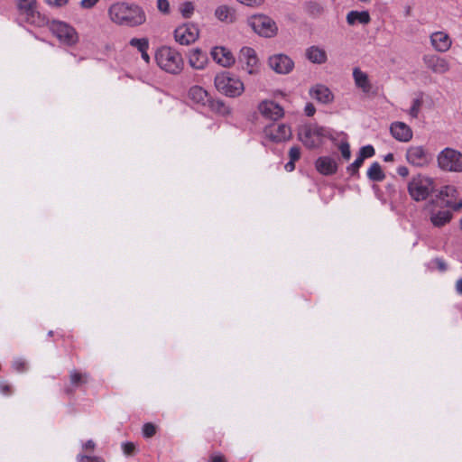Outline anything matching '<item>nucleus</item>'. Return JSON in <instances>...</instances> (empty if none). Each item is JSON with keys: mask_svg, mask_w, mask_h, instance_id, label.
Wrapping results in <instances>:
<instances>
[{"mask_svg": "<svg viewBox=\"0 0 462 462\" xmlns=\"http://www.w3.org/2000/svg\"><path fill=\"white\" fill-rule=\"evenodd\" d=\"M108 15L113 23L130 27L139 26L146 21L145 13L139 5L124 2L113 4Z\"/></svg>", "mask_w": 462, "mask_h": 462, "instance_id": "f257e3e1", "label": "nucleus"}, {"mask_svg": "<svg viewBox=\"0 0 462 462\" xmlns=\"http://www.w3.org/2000/svg\"><path fill=\"white\" fill-rule=\"evenodd\" d=\"M155 60L158 66L168 73L177 74L180 72L183 68L181 55L171 47H161L156 51Z\"/></svg>", "mask_w": 462, "mask_h": 462, "instance_id": "f03ea898", "label": "nucleus"}, {"mask_svg": "<svg viewBox=\"0 0 462 462\" xmlns=\"http://www.w3.org/2000/svg\"><path fill=\"white\" fill-rule=\"evenodd\" d=\"M214 83L216 88L221 94L229 97H239L245 90V86L241 79L227 71L217 74Z\"/></svg>", "mask_w": 462, "mask_h": 462, "instance_id": "7ed1b4c3", "label": "nucleus"}, {"mask_svg": "<svg viewBox=\"0 0 462 462\" xmlns=\"http://www.w3.org/2000/svg\"><path fill=\"white\" fill-rule=\"evenodd\" d=\"M329 130L318 125L303 126L299 132V138L309 149L320 146L325 138H330Z\"/></svg>", "mask_w": 462, "mask_h": 462, "instance_id": "20e7f679", "label": "nucleus"}, {"mask_svg": "<svg viewBox=\"0 0 462 462\" xmlns=\"http://www.w3.org/2000/svg\"><path fill=\"white\" fill-rule=\"evenodd\" d=\"M434 189V180L421 174L414 176L408 183V192L416 201L425 200Z\"/></svg>", "mask_w": 462, "mask_h": 462, "instance_id": "39448f33", "label": "nucleus"}, {"mask_svg": "<svg viewBox=\"0 0 462 462\" xmlns=\"http://www.w3.org/2000/svg\"><path fill=\"white\" fill-rule=\"evenodd\" d=\"M247 23L255 33L262 37H273L278 31L276 23L271 17L262 14L250 16Z\"/></svg>", "mask_w": 462, "mask_h": 462, "instance_id": "423d86ee", "label": "nucleus"}, {"mask_svg": "<svg viewBox=\"0 0 462 462\" xmlns=\"http://www.w3.org/2000/svg\"><path fill=\"white\" fill-rule=\"evenodd\" d=\"M438 166L446 171L462 172V153L453 148L443 149L437 156Z\"/></svg>", "mask_w": 462, "mask_h": 462, "instance_id": "0eeeda50", "label": "nucleus"}, {"mask_svg": "<svg viewBox=\"0 0 462 462\" xmlns=\"http://www.w3.org/2000/svg\"><path fill=\"white\" fill-rule=\"evenodd\" d=\"M50 29L59 41L68 46L76 44L79 42V35L76 30L67 23L52 21Z\"/></svg>", "mask_w": 462, "mask_h": 462, "instance_id": "6e6552de", "label": "nucleus"}, {"mask_svg": "<svg viewBox=\"0 0 462 462\" xmlns=\"http://www.w3.org/2000/svg\"><path fill=\"white\" fill-rule=\"evenodd\" d=\"M291 127L282 123H272L263 129L264 138L273 143H282L291 139Z\"/></svg>", "mask_w": 462, "mask_h": 462, "instance_id": "1a4fd4ad", "label": "nucleus"}, {"mask_svg": "<svg viewBox=\"0 0 462 462\" xmlns=\"http://www.w3.org/2000/svg\"><path fill=\"white\" fill-rule=\"evenodd\" d=\"M17 8L21 14L24 15L27 22L34 24H42V18L38 9L36 0H16Z\"/></svg>", "mask_w": 462, "mask_h": 462, "instance_id": "9d476101", "label": "nucleus"}, {"mask_svg": "<svg viewBox=\"0 0 462 462\" xmlns=\"http://www.w3.org/2000/svg\"><path fill=\"white\" fill-rule=\"evenodd\" d=\"M199 31L193 23H183L174 31L175 41L181 45H189L199 38Z\"/></svg>", "mask_w": 462, "mask_h": 462, "instance_id": "9b49d317", "label": "nucleus"}, {"mask_svg": "<svg viewBox=\"0 0 462 462\" xmlns=\"http://www.w3.org/2000/svg\"><path fill=\"white\" fill-rule=\"evenodd\" d=\"M406 159L415 167H424L430 162L431 155L423 146L412 145L407 149Z\"/></svg>", "mask_w": 462, "mask_h": 462, "instance_id": "f8f14e48", "label": "nucleus"}, {"mask_svg": "<svg viewBox=\"0 0 462 462\" xmlns=\"http://www.w3.org/2000/svg\"><path fill=\"white\" fill-rule=\"evenodd\" d=\"M438 202L455 211L462 208V199L457 198V190L453 186H446L439 191Z\"/></svg>", "mask_w": 462, "mask_h": 462, "instance_id": "ddd939ff", "label": "nucleus"}, {"mask_svg": "<svg viewBox=\"0 0 462 462\" xmlns=\"http://www.w3.org/2000/svg\"><path fill=\"white\" fill-rule=\"evenodd\" d=\"M422 60L425 67L435 74H445L450 69L448 60L435 54L424 55Z\"/></svg>", "mask_w": 462, "mask_h": 462, "instance_id": "4468645a", "label": "nucleus"}, {"mask_svg": "<svg viewBox=\"0 0 462 462\" xmlns=\"http://www.w3.org/2000/svg\"><path fill=\"white\" fill-rule=\"evenodd\" d=\"M268 64L270 68L278 74L290 73L294 63L290 57L284 54H275L269 58Z\"/></svg>", "mask_w": 462, "mask_h": 462, "instance_id": "2eb2a0df", "label": "nucleus"}, {"mask_svg": "<svg viewBox=\"0 0 462 462\" xmlns=\"http://www.w3.org/2000/svg\"><path fill=\"white\" fill-rule=\"evenodd\" d=\"M239 60L245 63L244 69L247 73L254 75L259 71V62L256 53L254 49L250 47H243L240 51Z\"/></svg>", "mask_w": 462, "mask_h": 462, "instance_id": "dca6fc26", "label": "nucleus"}, {"mask_svg": "<svg viewBox=\"0 0 462 462\" xmlns=\"http://www.w3.org/2000/svg\"><path fill=\"white\" fill-rule=\"evenodd\" d=\"M259 112L263 116L271 120H278L284 115L283 108L273 101L264 100L258 106Z\"/></svg>", "mask_w": 462, "mask_h": 462, "instance_id": "f3484780", "label": "nucleus"}, {"mask_svg": "<svg viewBox=\"0 0 462 462\" xmlns=\"http://www.w3.org/2000/svg\"><path fill=\"white\" fill-rule=\"evenodd\" d=\"M212 59L224 68L231 67L235 63L232 52L225 47L216 46L211 50Z\"/></svg>", "mask_w": 462, "mask_h": 462, "instance_id": "a211bd4d", "label": "nucleus"}, {"mask_svg": "<svg viewBox=\"0 0 462 462\" xmlns=\"http://www.w3.org/2000/svg\"><path fill=\"white\" fill-rule=\"evenodd\" d=\"M310 96L311 98L321 104H330L334 100L332 91L323 84H316L310 88Z\"/></svg>", "mask_w": 462, "mask_h": 462, "instance_id": "6ab92c4d", "label": "nucleus"}, {"mask_svg": "<svg viewBox=\"0 0 462 462\" xmlns=\"http://www.w3.org/2000/svg\"><path fill=\"white\" fill-rule=\"evenodd\" d=\"M391 134L399 142H409L412 138V130L403 122H393L390 126Z\"/></svg>", "mask_w": 462, "mask_h": 462, "instance_id": "aec40b11", "label": "nucleus"}, {"mask_svg": "<svg viewBox=\"0 0 462 462\" xmlns=\"http://www.w3.org/2000/svg\"><path fill=\"white\" fill-rule=\"evenodd\" d=\"M430 212V222L434 226L440 227L448 223L452 218V214L448 209L436 210L433 208V202L427 205Z\"/></svg>", "mask_w": 462, "mask_h": 462, "instance_id": "412c9836", "label": "nucleus"}, {"mask_svg": "<svg viewBox=\"0 0 462 462\" xmlns=\"http://www.w3.org/2000/svg\"><path fill=\"white\" fill-rule=\"evenodd\" d=\"M430 42L434 50L439 52L448 51L452 45L450 37L445 32H433L430 35Z\"/></svg>", "mask_w": 462, "mask_h": 462, "instance_id": "4be33fe9", "label": "nucleus"}, {"mask_svg": "<svg viewBox=\"0 0 462 462\" xmlns=\"http://www.w3.org/2000/svg\"><path fill=\"white\" fill-rule=\"evenodd\" d=\"M315 166L317 171L323 175L334 174L337 170V162L329 156L318 158Z\"/></svg>", "mask_w": 462, "mask_h": 462, "instance_id": "5701e85b", "label": "nucleus"}, {"mask_svg": "<svg viewBox=\"0 0 462 462\" xmlns=\"http://www.w3.org/2000/svg\"><path fill=\"white\" fill-rule=\"evenodd\" d=\"M353 79L356 88H360L364 93L368 94L372 89V84L369 80L367 73L361 70L359 68H354Z\"/></svg>", "mask_w": 462, "mask_h": 462, "instance_id": "b1692460", "label": "nucleus"}, {"mask_svg": "<svg viewBox=\"0 0 462 462\" xmlns=\"http://www.w3.org/2000/svg\"><path fill=\"white\" fill-rule=\"evenodd\" d=\"M306 58L314 64H324L328 60L326 51L316 45L306 50Z\"/></svg>", "mask_w": 462, "mask_h": 462, "instance_id": "393cba45", "label": "nucleus"}, {"mask_svg": "<svg viewBox=\"0 0 462 462\" xmlns=\"http://www.w3.org/2000/svg\"><path fill=\"white\" fill-rule=\"evenodd\" d=\"M215 16L220 22L232 23L236 19V10L226 5H219L215 10Z\"/></svg>", "mask_w": 462, "mask_h": 462, "instance_id": "a878e982", "label": "nucleus"}, {"mask_svg": "<svg viewBox=\"0 0 462 462\" xmlns=\"http://www.w3.org/2000/svg\"><path fill=\"white\" fill-rule=\"evenodd\" d=\"M207 61H208L207 55L205 53H203L200 50L194 49L189 52V63L193 69H204Z\"/></svg>", "mask_w": 462, "mask_h": 462, "instance_id": "bb28decb", "label": "nucleus"}, {"mask_svg": "<svg viewBox=\"0 0 462 462\" xmlns=\"http://www.w3.org/2000/svg\"><path fill=\"white\" fill-rule=\"evenodd\" d=\"M370 21L371 17L367 11H351L346 14V22L349 25L367 24Z\"/></svg>", "mask_w": 462, "mask_h": 462, "instance_id": "cd10ccee", "label": "nucleus"}, {"mask_svg": "<svg viewBox=\"0 0 462 462\" xmlns=\"http://www.w3.org/2000/svg\"><path fill=\"white\" fill-rule=\"evenodd\" d=\"M189 97L198 104L205 105L208 100V92L199 86H193L189 91Z\"/></svg>", "mask_w": 462, "mask_h": 462, "instance_id": "c85d7f7f", "label": "nucleus"}, {"mask_svg": "<svg viewBox=\"0 0 462 462\" xmlns=\"http://www.w3.org/2000/svg\"><path fill=\"white\" fill-rule=\"evenodd\" d=\"M367 177L373 181H382L385 178V174L382 171V167L379 162H374L371 164L367 170Z\"/></svg>", "mask_w": 462, "mask_h": 462, "instance_id": "c756f323", "label": "nucleus"}, {"mask_svg": "<svg viewBox=\"0 0 462 462\" xmlns=\"http://www.w3.org/2000/svg\"><path fill=\"white\" fill-rule=\"evenodd\" d=\"M87 381H88V374H80V373H78L77 371H72L70 373V383L74 386H79L82 383H87Z\"/></svg>", "mask_w": 462, "mask_h": 462, "instance_id": "7c9ffc66", "label": "nucleus"}, {"mask_svg": "<svg viewBox=\"0 0 462 462\" xmlns=\"http://www.w3.org/2000/svg\"><path fill=\"white\" fill-rule=\"evenodd\" d=\"M130 45L136 48L141 52L143 50H148L149 42L146 38H133L130 41Z\"/></svg>", "mask_w": 462, "mask_h": 462, "instance_id": "2f4dec72", "label": "nucleus"}, {"mask_svg": "<svg viewBox=\"0 0 462 462\" xmlns=\"http://www.w3.org/2000/svg\"><path fill=\"white\" fill-rule=\"evenodd\" d=\"M180 12L184 18H189L194 12V5L191 2H185L180 5Z\"/></svg>", "mask_w": 462, "mask_h": 462, "instance_id": "473e14b6", "label": "nucleus"}, {"mask_svg": "<svg viewBox=\"0 0 462 462\" xmlns=\"http://www.w3.org/2000/svg\"><path fill=\"white\" fill-rule=\"evenodd\" d=\"M374 148L368 144V145H365V146H363L360 148L359 150V153H358V156L363 160L365 161V159L366 158H371L374 155Z\"/></svg>", "mask_w": 462, "mask_h": 462, "instance_id": "72a5a7b5", "label": "nucleus"}, {"mask_svg": "<svg viewBox=\"0 0 462 462\" xmlns=\"http://www.w3.org/2000/svg\"><path fill=\"white\" fill-rule=\"evenodd\" d=\"M363 162H364V161L359 156H357V158L354 161V162H352L350 165H348L346 167V171L350 175L357 174L358 170L362 166Z\"/></svg>", "mask_w": 462, "mask_h": 462, "instance_id": "f704fd0d", "label": "nucleus"}, {"mask_svg": "<svg viewBox=\"0 0 462 462\" xmlns=\"http://www.w3.org/2000/svg\"><path fill=\"white\" fill-rule=\"evenodd\" d=\"M421 104H422V101L420 98H415L412 101V106H411V107L409 110V115L412 118H417L418 117L420 110Z\"/></svg>", "mask_w": 462, "mask_h": 462, "instance_id": "c9c22d12", "label": "nucleus"}, {"mask_svg": "<svg viewBox=\"0 0 462 462\" xmlns=\"http://www.w3.org/2000/svg\"><path fill=\"white\" fill-rule=\"evenodd\" d=\"M339 151L341 152L342 157L345 160H349L351 157L350 145L347 142H342L339 146Z\"/></svg>", "mask_w": 462, "mask_h": 462, "instance_id": "e433bc0d", "label": "nucleus"}, {"mask_svg": "<svg viewBox=\"0 0 462 462\" xmlns=\"http://www.w3.org/2000/svg\"><path fill=\"white\" fill-rule=\"evenodd\" d=\"M157 8L163 14H169L171 11L168 0H157Z\"/></svg>", "mask_w": 462, "mask_h": 462, "instance_id": "4c0bfd02", "label": "nucleus"}, {"mask_svg": "<svg viewBox=\"0 0 462 462\" xmlns=\"http://www.w3.org/2000/svg\"><path fill=\"white\" fill-rule=\"evenodd\" d=\"M156 432L155 427L152 423H145L143 428V436L146 438L152 437Z\"/></svg>", "mask_w": 462, "mask_h": 462, "instance_id": "58836bf2", "label": "nucleus"}, {"mask_svg": "<svg viewBox=\"0 0 462 462\" xmlns=\"http://www.w3.org/2000/svg\"><path fill=\"white\" fill-rule=\"evenodd\" d=\"M78 462H105V461L98 457H89V456H86V455H79Z\"/></svg>", "mask_w": 462, "mask_h": 462, "instance_id": "ea45409f", "label": "nucleus"}, {"mask_svg": "<svg viewBox=\"0 0 462 462\" xmlns=\"http://www.w3.org/2000/svg\"><path fill=\"white\" fill-rule=\"evenodd\" d=\"M125 455L131 456L135 451V445L133 442H125L122 445Z\"/></svg>", "mask_w": 462, "mask_h": 462, "instance_id": "a19ab883", "label": "nucleus"}, {"mask_svg": "<svg viewBox=\"0 0 462 462\" xmlns=\"http://www.w3.org/2000/svg\"><path fill=\"white\" fill-rule=\"evenodd\" d=\"M289 156L290 160L291 161H298L300 157V150L297 146H293L289 151Z\"/></svg>", "mask_w": 462, "mask_h": 462, "instance_id": "79ce46f5", "label": "nucleus"}, {"mask_svg": "<svg viewBox=\"0 0 462 462\" xmlns=\"http://www.w3.org/2000/svg\"><path fill=\"white\" fill-rule=\"evenodd\" d=\"M49 5L53 7H62L65 6L69 0H44Z\"/></svg>", "mask_w": 462, "mask_h": 462, "instance_id": "37998d69", "label": "nucleus"}, {"mask_svg": "<svg viewBox=\"0 0 462 462\" xmlns=\"http://www.w3.org/2000/svg\"><path fill=\"white\" fill-rule=\"evenodd\" d=\"M25 362L23 360V359H15L14 362H13V367L14 370H16L17 372H22L25 369Z\"/></svg>", "mask_w": 462, "mask_h": 462, "instance_id": "c03bdc74", "label": "nucleus"}, {"mask_svg": "<svg viewBox=\"0 0 462 462\" xmlns=\"http://www.w3.org/2000/svg\"><path fill=\"white\" fill-rule=\"evenodd\" d=\"M304 112L306 116H312L316 112V108L312 103H307L304 107Z\"/></svg>", "mask_w": 462, "mask_h": 462, "instance_id": "a18cd8bd", "label": "nucleus"}, {"mask_svg": "<svg viewBox=\"0 0 462 462\" xmlns=\"http://www.w3.org/2000/svg\"><path fill=\"white\" fill-rule=\"evenodd\" d=\"M97 1L98 0H81L80 6L82 8L88 9V8L93 7L97 3Z\"/></svg>", "mask_w": 462, "mask_h": 462, "instance_id": "49530a36", "label": "nucleus"}, {"mask_svg": "<svg viewBox=\"0 0 462 462\" xmlns=\"http://www.w3.org/2000/svg\"><path fill=\"white\" fill-rule=\"evenodd\" d=\"M239 3L253 6V5H260L263 0H237Z\"/></svg>", "mask_w": 462, "mask_h": 462, "instance_id": "de8ad7c7", "label": "nucleus"}, {"mask_svg": "<svg viewBox=\"0 0 462 462\" xmlns=\"http://www.w3.org/2000/svg\"><path fill=\"white\" fill-rule=\"evenodd\" d=\"M82 448L86 451H88V450L92 451L95 449L96 444L93 440L89 439L82 445Z\"/></svg>", "mask_w": 462, "mask_h": 462, "instance_id": "09e8293b", "label": "nucleus"}, {"mask_svg": "<svg viewBox=\"0 0 462 462\" xmlns=\"http://www.w3.org/2000/svg\"><path fill=\"white\" fill-rule=\"evenodd\" d=\"M209 462H225V457L221 454H214L210 457Z\"/></svg>", "mask_w": 462, "mask_h": 462, "instance_id": "8fccbe9b", "label": "nucleus"}, {"mask_svg": "<svg viewBox=\"0 0 462 462\" xmlns=\"http://www.w3.org/2000/svg\"><path fill=\"white\" fill-rule=\"evenodd\" d=\"M0 392L3 394H5V395L11 393V387H10V385L5 384V383L0 384Z\"/></svg>", "mask_w": 462, "mask_h": 462, "instance_id": "3c124183", "label": "nucleus"}, {"mask_svg": "<svg viewBox=\"0 0 462 462\" xmlns=\"http://www.w3.org/2000/svg\"><path fill=\"white\" fill-rule=\"evenodd\" d=\"M295 161L290 160L284 166L287 171H292L295 169Z\"/></svg>", "mask_w": 462, "mask_h": 462, "instance_id": "603ef678", "label": "nucleus"}, {"mask_svg": "<svg viewBox=\"0 0 462 462\" xmlns=\"http://www.w3.org/2000/svg\"><path fill=\"white\" fill-rule=\"evenodd\" d=\"M397 172L402 177H406L409 174L408 169L404 166L399 167Z\"/></svg>", "mask_w": 462, "mask_h": 462, "instance_id": "864d4df0", "label": "nucleus"}, {"mask_svg": "<svg viewBox=\"0 0 462 462\" xmlns=\"http://www.w3.org/2000/svg\"><path fill=\"white\" fill-rule=\"evenodd\" d=\"M435 263L440 271H445L447 269L446 263L441 259H436Z\"/></svg>", "mask_w": 462, "mask_h": 462, "instance_id": "5fc2aeb1", "label": "nucleus"}, {"mask_svg": "<svg viewBox=\"0 0 462 462\" xmlns=\"http://www.w3.org/2000/svg\"><path fill=\"white\" fill-rule=\"evenodd\" d=\"M147 51L148 50H143L141 51V55H142V59L146 62V63H149L150 61V57L147 53Z\"/></svg>", "mask_w": 462, "mask_h": 462, "instance_id": "6e6d98bb", "label": "nucleus"}, {"mask_svg": "<svg viewBox=\"0 0 462 462\" xmlns=\"http://www.w3.org/2000/svg\"><path fill=\"white\" fill-rule=\"evenodd\" d=\"M456 289L458 293L462 294V278L457 282Z\"/></svg>", "mask_w": 462, "mask_h": 462, "instance_id": "4d7b16f0", "label": "nucleus"}, {"mask_svg": "<svg viewBox=\"0 0 462 462\" xmlns=\"http://www.w3.org/2000/svg\"><path fill=\"white\" fill-rule=\"evenodd\" d=\"M384 161L385 162H393V153H388L384 156Z\"/></svg>", "mask_w": 462, "mask_h": 462, "instance_id": "13d9d810", "label": "nucleus"}, {"mask_svg": "<svg viewBox=\"0 0 462 462\" xmlns=\"http://www.w3.org/2000/svg\"><path fill=\"white\" fill-rule=\"evenodd\" d=\"M217 105H218L219 106H223V107H224V104H223L222 102H217Z\"/></svg>", "mask_w": 462, "mask_h": 462, "instance_id": "bf43d9fd", "label": "nucleus"}, {"mask_svg": "<svg viewBox=\"0 0 462 462\" xmlns=\"http://www.w3.org/2000/svg\"><path fill=\"white\" fill-rule=\"evenodd\" d=\"M460 226H461V228H462V219L460 220Z\"/></svg>", "mask_w": 462, "mask_h": 462, "instance_id": "052dcab7", "label": "nucleus"}]
</instances>
